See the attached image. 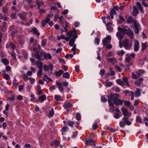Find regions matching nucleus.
<instances>
[{
	"label": "nucleus",
	"mask_w": 148,
	"mask_h": 148,
	"mask_svg": "<svg viewBox=\"0 0 148 148\" xmlns=\"http://www.w3.org/2000/svg\"><path fill=\"white\" fill-rule=\"evenodd\" d=\"M1 62L4 65H7L9 64V62L6 58H3L1 60Z\"/></svg>",
	"instance_id": "25"
},
{
	"label": "nucleus",
	"mask_w": 148,
	"mask_h": 148,
	"mask_svg": "<svg viewBox=\"0 0 148 148\" xmlns=\"http://www.w3.org/2000/svg\"><path fill=\"white\" fill-rule=\"evenodd\" d=\"M44 58L45 60L51 59L52 58V57L50 53H46L45 52Z\"/></svg>",
	"instance_id": "20"
},
{
	"label": "nucleus",
	"mask_w": 148,
	"mask_h": 148,
	"mask_svg": "<svg viewBox=\"0 0 148 148\" xmlns=\"http://www.w3.org/2000/svg\"><path fill=\"white\" fill-rule=\"evenodd\" d=\"M54 99L57 101H60L61 100V97L60 96L58 95H55L54 96Z\"/></svg>",
	"instance_id": "35"
},
{
	"label": "nucleus",
	"mask_w": 148,
	"mask_h": 148,
	"mask_svg": "<svg viewBox=\"0 0 148 148\" xmlns=\"http://www.w3.org/2000/svg\"><path fill=\"white\" fill-rule=\"evenodd\" d=\"M109 70L111 72L110 75L111 76H113L115 75V73L114 71L112 70V68L111 67L109 68Z\"/></svg>",
	"instance_id": "54"
},
{
	"label": "nucleus",
	"mask_w": 148,
	"mask_h": 148,
	"mask_svg": "<svg viewBox=\"0 0 148 148\" xmlns=\"http://www.w3.org/2000/svg\"><path fill=\"white\" fill-rule=\"evenodd\" d=\"M39 101L40 102H43L47 99V97L45 94L40 96L38 97Z\"/></svg>",
	"instance_id": "14"
},
{
	"label": "nucleus",
	"mask_w": 148,
	"mask_h": 148,
	"mask_svg": "<svg viewBox=\"0 0 148 148\" xmlns=\"http://www.w3.org/2000/svg\"><path fill=\"white\" fill-rule=\"evenodd\" d=\"M76 45L75 44H74L73 47L71 49V50L73 51V54L74 55H75L76 54Z\"/></svg>",
	"instance_id": "37"
},
{
	"label": "nucleus",
	"mask_w": 148,
	"mask_h": 148,
	"mask_svg": "<svg viewBox=\"0 0 148 148\" xmlns=\"http://www.w3.org/2000/svg\"><path fill=\"white\" fill-rule=\"evenodd\" d=\"M8 10V8L5 6H4L3 8L2 12L4 14H6Z\"/></svg>",
	"instance_id": "34"
},
{
	"label": "nucleus",
	"mask_w": 148,
	"mask_h": 148,
	"mask_svg": "<svg viewBox=\"0 0 148 148\" xmlns=\"http://www.w3.org/2000/svg\"><path fill=\"white\" fill-rule=\"evenodd\" d=\"M133 9L132 14L134 16H136L139 13V12L137 8L135 6L133 7Z\"/></svg>",
	"instance_id": "16"
},
{
	"label": "nucleus",
	"mask_w": 148,
	"mask_h": 148,
	"mask_svg": "<svg viewBox=\"0 0 148 148\" xmlns=\"http://www.w3.org/2000/svg\"><path fill=\"white\" fill-rule=\"evenodd\" d=\"M68 125L69 126H71V127H73L74 123L73 121H67Z\"/></svg>",
	"instance_id": "43"
},
{
	"label": "nucleus",
	"mask_w": 148,
	"mask_h": 148,
	"mask_svg": "<svg viewBox=\"0 0 148 148\" xmlns=\"http://www.w3.org/2000/svg\"><path fill=\"white\" fill-rule=\"evenodd\" d=\"M35 2L37 6H40L41 5H44L43 2H40L38 0H36L35 1Z\"/></svg>",
	"instance_id": "39"
},
{
	"label": "nucleus",
	"mask_w": 148,
	"mask_h": 148,
	"mask_svg": "<svg viewBox=\"0 0 148 148\" xmlns=\"http://www.w3.org/2000/svg\"><path fill=\"white\" fill-rule=\"evenodd\" d=\"M30 32H32L33 34L36 35L38 37L40 35L39 31L35 27H34L31 29Z\"/></svg>",
	"instance_id": "8"
},
{
	"label": "nucleus",
	"mask_w": 148,
	"mask_h": 148,
	"mask_svg": "<svg viewBox=\"0 0 148 148\" xmlns=\"http://www.w3.org/2000/svg\"><path fill=\"white\" fill-rule=\"evenodd\" d=\"M132 75L133 79H137V76L134 72L132 73Z\"/></svg>",
	"instance_id": "60"
},
{
	"label": "nucleus",
	"mask_w": 148,
	"mask_h": 148,
	"mask_svg": "<svg viewBox=\"0 0 148 148\" xmlns=\"http://www.w3.org/2000/svg\"><path fill=\"white\" fill-rule=\"evenodd\" d=\"M47 42V39H45L42 40L41 41V46L42 47H44L45 45V44Z\"/></svg>",
	"instance_id": "46"
},
{
	"label": "nucleus",
	"mask_w": 148,
	"mask_h": 148,
	"mask_svg": "<svg viewBox=\"0 0 148 148\" xmlns=\"http://www.w3.org/2000/svg\"><path fill=\"white\" fill-rule=\"evenodd\" d=\"M116 82L118 84L120 85H123V82L120 79H116Z\"/></svg>",
	"instance_id": "47"
},
{
	"label": "nucleus",
	"mask_w": 148,
	"mask_h": 148,
	"mask_svg": "<svg viewBox=\"0 0 148 148\" xmlns=\"http://www.w3.org/2000/svg\"><path fill=\"white\" fill-rule=\"evenodd\" d=\"M131 60V58L130 57H126L125 58V61L128 63H129Z\"/></svg>",
	"instance_id": "51"
},
{
	"label": "nucleus",
	"mask_w": 148,
	"mask_h": 148,
	"mask_svg": "<svg viewBox=\"0 0 148 148\" xmlns=\"http://www.w3.org/2000/svg\"><path fill=\"white\" fill-rule=\"evenodd\" d=\"M123 46L126 49H130L132 46V45H131V46L130 47L128 40L127 38L123 40Z\"/></svg>",
	"instance_id": "7"
},
{
	"label": "nucleus",
	"mask_w": 148,
	"mask_h": 148,
	"mask_svg": "<svg viewBox=\"0 0 148 148\" xmlns=\"http://www.w3.org/2000/svg\"><path fill=\"white\" fill-rule=\"evenodd\" d=\"M44 53L45 52L43 51L41 52L37 51L34 54V56L36 59H38L41 61L44 60L43 56L44 57Z\"/></svg>",
	"instance_id": "3"
},
{
	"label": "nucleus",
	"mask_w": 148,
	"mask_h": 148,
	"mask_svg": "<svg viewBox=\"0 0 148 148\" xmlns=\"http://www.w3.org/2000/svg\"><path fill=\"white\" fill-rule=\"evenodd\" d=\"M142 49H141V51H143L146 49L147 47V42H146L144 43H142Z\"/></svg>",
	"instance_id": "22"
},
{
	"label": "nucleus",
	"mask_w": 148,
	"mask_h": 148,
	"mask_svg": "<svg viewBox=\"0 0 148 148\" xmlns=\"http://www.w3.org/2000/svg\"><path fill=\"white\" fill-rule=\"evenodd\" d=\"M116 36L119 40L121 41L123 38V34L122 35L121 32H118L116 34Z\"/></svg>",
	"instance_id": "19"
},
{
	"label": "nucleus",
	"mask_w": 148,
	"mask_h": 148,
	"mask_svg": "<svg viewBox=\"0 0 148 148\" xmlns=\"http://www.w3.org/2000/svg\"><path fill=\"white\" fill-rule=\"evenodd\" d=\"M139 42L138 40H135L134 45V49L135 51H137L139 49Z\"/></svg>",
	"instance_id": "12"
},
{
	"label": "nucleus",
	"mask_w": 148,
	"mask_h": 148,
	"mask_svg": "<svg viewBox=\"0 0 148 148\" xmlns=\"http://www.w3.org/2000/svg\"><path fill=\"white\" fill-rule=\"evenodd\" d=\"M63 106L64 108L66 109L67 111H69V110L68 109L72 108V105L70 103L67 102L64 103V104L63 105Z\"/></svg>",
	"instance_id": "10"
},
{
	"label": "nucleus",
	"mask_w": 148,
	"mask_h": 148,
	"mask_svg": "<svg viewBox=\"0 0 148 148\" xmlns=\"http://www.w3.org/2000/svg\"><path fill=\"white\" fill-rule=\"evenodd\" d=\"M58 19L60 23L64 24V22L63 21V16H61L60 17L58 16Z\"/></svg>",
	"instance_id": "48"
},
{
	"label": "nucleus",
	"mask_w": 148,
	"mask_h": 148,
	"mask_svg": "<svg viewBox=\"0 0 148 148\" xmlns=\"http://www.w3.org/2000/svg\"><path fill=\"white\" fill-rule=\"evenodd\" d=\"M7 29V23L6 22H4L3 24L1 30L3 32H5L6 31Z\"/></svg>",
	"instance_id": "21"
},
{
	"label": "nucleus",
	"mask_w": 148,
	"mask_h": 148,
	"mask_svg": "<svg viewBox=\"0 0 148 148\" xmlns=\"http://www.w3.org/2000/svg\"><path fill=\"white\" fill-rule=\"evenodd\" d=\"M136 5L137 7H138V9L141 11V12L143 11V7H142V5L141 4V3L139 2H137L136 3Z\"/></svg>",
	"instance_id": "28"
},
{
	"label": "nucleus",
	"mask_w": 148,
	"mask_h": 148,
	"mask_svg": "<svg viewBox=\"0 0 148 148\" xmlns=\"http://www.w3.org/2000/svg\"><path fill=\"white\" fill-rule=\"evenodd\" d=\"M3 77L7 80H8L10 79V76L7 73L3 75Z\"/></svg>",
	"instance_id": "42"
},
{
	"label": "nucleus",
	"mask_w": 148,
	"mask_h": 148,
	"mask_svg": "<svg viewBox=\"0 0 148 148\" xmlns=\"http://www.w3.org/2000/svg\"><path fill=\"white\" fill-rule=\"evenodd\" d=\"M66 35L67 36H69V38L76 39L78 37L77 34V32H74L73 31L70 30L67 33Z\"/></svg>",
	"instance_id": "4"
},
{
	"label": "nucleus",
	"mask_w": 148,
	"mask_h": 148,
	"mask_svg": "<svg viewBox=\"0 0 148 148\" xmlns=\"http://www.w3.org/2000/svg\"><path fill=\"white\" fill-rule=\"evenodd\" d=\"M107 61L109 62H110L113 64L115 63V61H116V59L114 58H107Z\"/></svg>",
	"instance_id": "24"
},
{
	"label": "nucleus",
	"mask_w": 148,
	"mask_h": 148,
	"mask_svg": "<svg viewBox=\"0 0 148 148\" xmlns=\"http://www.w3.org/2000/svg\"><path fill=\"white\" fill-rule=\"evenodd\" d=\"M49 89L50 91H53L55 89V86L52 85L49 87Z\"/></svg>",
	"instance_id": "55"
},
{
	"label": "nucleus",
	"mask_w": 148,
	"mask_h": 148,
	"mask_svg": "<svg viewBox=\"0 0 148 148\" xmlns=\"http://www.w3.org/2000/svg\"><path fill=\"white\" fill-rule=\"evenodd\" d=\"M102 43L104 46H106L108 44V42L105 39L102 40Z\"/></svg>",
	"instance_id": "63"
},
{
	"label": "nucleus",
	"mask_w": 148,
	"mask_h": 148,
	"mask_svg": "<svg viewBox=\"0 0 148 148\" xmlns=\"http://www.w3.org/2000/svg\"><path fill=\"white\" fill-rule=\"evenodd\" d=\"M116 13V11L114 9H112L110 12V15H114Z\"/></svg>",
	"instance_id": "58"
},
{
	"label": "nucleus",
	"mask_w": 148,
	"mask_h": 148,
	"mask_svg": "<svg viewBox=\"0 0 148 148\" xmlns=\"http://www.w3.org/2000/svg\"><path fill=\"white\" fill-rule=\"evenodd\" d=\"M128 118L124 116L123 117L122 120L127 125H131L132 123L128 120Z\"/></svg>",
	"instance_id": "13"
},
{
	"label": "nucleus",
	"mask_w": 148,
	"mask_h": 148,
	"mask_svg": "<svg viewBox=\"0 0 148 148\" xmlns=\"http://www.w3.org/2000/svg\"><path fill=\"white\" fill-rule=\"evenodd\" d=\"M136 121L137 123H142V120L140 117L137 116L136 117Z\"/></svg>",
	"instance_id": "30"
},
{
	"label": "nucleus",
	"mask_w": 148,
	"mask_h": 148,
	"mask_svg": "<svg viewBox=\"0 0 148 148\" xmlns=\"http://www.w3.org/2000/svg\"><path fill=\"white\" fill-rule=\"evenodd\" d=\"M105 70L104 69L101 70L100 71L99 74L101 76H103L105 75Z\"/></svg>",
	"instance_id": "57"
},
{
	"label": "nucleus",
	"mask_w": 148,
	"mask_h": 148,
	"mask_svg": "<svg viewBox=\"0 0 148 148\" xmlns=\"http://www.w3.org/2000/svg\"><path fill=\"white\" fill-rule=\"evenodd\" d=\"M63 73L64 71L62 70H60L58 71H56L55 73V74L56 77H59Z\"/></svg>",
	"instance_id": "17"
},
{
	"label": "nucleus",
	"mask_w": 148,
	"mask_h": 148,
	"mask_svg": "<svg viewBox=\"0 0 148 148\" xmlns=\"http://www.w3.org/2000/svg\"><path fill=\"white\" fill-rule=\"evenodd\" d=\"M125 53V52L123 50H121V51H116V54L119 55L123 56Z\"/></svg>",
	"instance_id": "32"
},
{
	"label": "nucleus",
	"mask_w": 148,
	"mask_h": 148,
	"mask_svg": "<svg viewBox=\"0 0 148 148\" xmlns=\"http://www.w3.org/2000/svg\"><path fill=\"white\" fill-rule=\"evenodd\" d=\"M136 21L133 20L131 16L128 17V19L127 20V23L130 24L133 22H135Z\"/></svg>",
	"instance_id": "26"
},
{
	"label": "nucleus",
	"mask_w": 148,
	"mask_h": 148,
	"mask_svg": "<svg viewBox=\"0 0 148 148\" xmlns=\"http://www.w3.org/2000/svg\"><path fill=\"white\" fill-rule=\"evenodd\" d=\"M112 95H113L114 99L113 103L117 106H122L123 104V100L119 99V95L118 94L114 93L111 92Z\"/></svg>",
	"instance_id": "1"
},
{
	"label": "nucleus",
	"mask_w": 148,
	"mask_h": 148,
	"mask_svg": "<svg viewBox=\"0 0 148 148\" xmlns=\"http://www.w3.org/2000/svg\"><path fill=\"white\" fill-rule=\"evenodd\" d=\"M36 64L37 65L39 69H42L43 67V63L41 61L38 62H36Z\"/></svg>",
	"instance_id": "27"
},
{
	"label": "nucleus",
	"mask_w": 148,
	"mask_h": 148,
	"mask_svg": "<svg viewBox=\"0 0 148 148\" xmlns=\"http://www.w3.org/2000/svg\"><path fill=\"white\" fill-rule=\"evenodd\" d=\"M106 96L108 98V101L109 106L110 107L114 108V105L113 103L114 99L113 98V95H112L111 92L109 95H107Z\"/></svg>",
	"instance_id": "5"
},
{
	"label": "nucleus",
	"mask_w": 148,
	"mask_h": 148,
	"mask_svg": "<svg viewBox=\"0 0 148 148\" xmlns=\"http://www.w3.org/2000/svg\"><path fill=\"white\" fill-rule=\"evenodd\" d=\"M20 18L22 20H24L25 19V18L24 17V16L22 14H18Z\"/></svg>",
	"instance_id": "53"
},
{
	"label": "nucleus",
	"mask_w": 148,
	"mask_h": 148,
	"mask_svg": "<svg viewBox=\"0 0 148 148\" xmlns=\"http://www.w3.org/2000/svg\"><path fill=\"white\" fill-rule=\"evenodd\" d=\"M139 25H138L136 21H135L134 23V25L133 27V29L135 33L136 34H138L139 33Z\"/></svg>",
	"instance_id": "11"
},
{
	"label": "nucleus",
	"mask_w": 148,
	"mask_h": 148,
	"mask_svg": "<svg viewBox=\"0 0 148 148\" xmlns=\"http://www.w3.org/2000/svg\"><path fill=\"white\" fill-rule=\"evenodd\" d=\"M69 128L67 126H65L62 128L61 130V131L62 132H65L67 130H69Z\"/></svg>",
	"instance_id": "50"
},
{
	"label": "nucleus",
	"mask_w": 148,
	"mask_h": 148,
	"mask_svg": "<svg viewBox=\"0 0 148 148\" xmlns=\"http://www.w3.org/2000/svg\"><path fill=\"white\" fill-rule=\"evenodd\" d=\"M6 47L7 48L10 47L11 49L13 51H14L16 47V46L12 42H11L7 44L6 45Z\"/></svg>",
	"instance_id": "9"
},
{
	"label": "nucleus",
	"mask_w": 148,
	"mask_h": 148,
	"mask_svg": "<svg viewBox=\"0 0 148 148\" xmlns=\"http://www.w3.org/2000/svg\"><path fill=\"white\" fill-rule=\"evenodd\" d=\"M100 40L98 38H95V43H96L97 45L99 43Z\"/></svg>",
	"instance_id": "61"
},
{
	"label": "nucleus",
	"mask_w": 148,
	"mask_h": 148,
	"mask_svg": "<svg viewBox=\"0 0 148 148\" xmlns=\"http://www.w3.org/2000/svg\"><path fill=\"white\" fill-rule=\"evenodd\" d=\"M63 78L66 79H69L70 78V75L68 72H66L64 73H63Z\"/></svg>",
	"instance_id": "29"
},
{
	"label": "nucleus",
	"mask_w": 148,
	"mask_h": 148,
	"mask_svg": "<svg viewBox=\"0 0 148 148\" xmlns=\"http://www.w3.org/2000/svg\"><path fill=\"white\" fill-rule=\"evenodd\" d=\"M69 12V10L67 9H65L64 10V11L62 12V14L63 15H66Z\"/></svg>",
	"instance_id": "59"
},
{
	"label": "nucleus",
	"mask_w": 148,
	"mask_h": 148,
	"mask_svg": "<svg viewBox=\"0 0 148 148\" xmlns=\"http://www.w3.org/2000/svg\"><path fill=\"white\" fill-rule=\"evenodd\" d=\"M86 144L87 145L89 144L90 145H93L95 146L96 144L93 140L92 139H88L86 140Z\"/></svg>",
	"instance_id": "15"
},
{
	"label": "nucleus",
	"mask_w": 148,
	"mask_h": 148,
	"mask_svg": "<svg viewBox=\"0 0 148 148\" xmlns=\"http://www.w3.org/2000/svg\"><path fill=\"white\" fill-rule=\"evenodd\" d=\"M101 101L103 103L106 102L107 101V99L105 97V96H102L101 97Z\"/></svg>",
	"instance_id": "41"
},
{
	"label": "nucleus",
	"mask_w": 148,
	"mask_h": 148,
	"mask_svg": "<svg viewBox=\"0 0 148 148\" xmlns=\"http://www.w3.org/2000/svg\"><path fill=\"white\" fill-rule=\"evenodd\" d=\"M123 32L125 34H126L130 37L131 39H133L134 38V34L133 32L127 25L123 27Z\"/></svg>",
	"instance_id": "2"
},
{
	"label": "nucleus",
	"mask_w": 148,
	"mask_h": 148,
	"mask_svg": "<svg viewBox=\"0 0 148 148\" xmlns=\"http://www.w3.org/2000/svg\"><path fill=\"white\" fill-rule=\"evenodd\" d=\"M75 118L78 121L81 119V115L78 112L76 114Z\"/></svg>",
	"instance_id": "38"
},
{
	"label": "nucleus",
	"mask_w": 148,
	"mask_h": 148,
	"mask_svg": "<svg viewBox=\"0 0 148 148\" xmlns=\"http://www.w3.org/2000/svg\"><path fill=\"white\" fill-rule=\"evenodd\" d=\"M141 95V89L139 88H137L135 92V97H139Z\"/></svg>",
	"instance_id": "18"
},
{
	"label": "nucleus",
	"mask_w": 148,
	"mask_h": 148,
	"mask_svg": "<svg viewBox=\"0 0 148 148\" xmlns=\"http://www.w3.org/2000/svg\"><path fill=\"white\" fill-rule=\"evenodd\" d=\"M54 110L53 108H52V109L50 111L49 114V117L50 118L52 117L54 115Z\"/></svg>",
	"instance_id": "33"
},
{
	"label": "nucleus",
	"mask_w": 148,
	"mask_h": 148,
	"mask_svg": "<svg viewBox=\"0 0 148 148\" xmlns=\"http://www.w3.org/2000/svg\"><path fill=\"white\" fill-rule=\"evenodd\" d=\"M114 117L116 119H118L119 118V114L118 113H115L114 116Z\"/></svg>",
	"instance_id": "62"
},
{
	"label": "nucleus",
	"mask_w": 148,
	"mask_h": 148,
	"mask_svg": "<svg viewBox=\"0 0 148 148\" xmlns=\"http://www.w3.org/2000/svg\"><path fill=\"white\" fill-rule=\"evenodd\" d=\"M15 99V95H14L12 97H8L7 98V100H9L10 101H11L13 100H14Z\"/></svg>",
	"instance_id": "45"
},
{
	"label": "nucleus",
	"mask_w": 148,
	"mask_h": 148,
	"mask_svg": "<svg viewBox=\"0 0 148 148\" xmlns=\"http://www.w3.org/2000/svg\"><path fill=\"white\" fill-rule=\"evenodd\" d=\"M14 26L13 25H12L10 26L8 29V32H10L11 31L14 29Z\"/></svg>",
	"instance_id": "56"
},
{
	"label": "nucleus",
	"mask_w": 148,
	"mask_h": 148,
	"mask_svg": "<svg viewBox=\"0 0 148 148\" xmlns=\"http://www.w3.org/2000/svg\"><path fill=\"white\" fill-rule=\"evenodd\" d=\"M76 39L74 38L71 39L69 42V45L70 46L72 47L73 46V44L75 42Z\"/></svg>",
	"instance_id": "31"
},
{
	"label": "nucleus",
	"mask_w": 148,
	"mask_h": 148,
	"mask_svg": "<svg viewBox=\"0 0 148 148\" xmlns=\"http://www.w3.org/2000/svg\"><path fill=\"white\" fill-rule=\"evenodd\" d=\"M43 69L45 71H47L49 70L52 71L53 70V65L51 63L49 64V66L46 64H44L43 65Z\"/></svg>",
	"instance_id": "6"
},
{
	"label": "nucleus",
	"mask_w": 148,
	"mask_h": 148,
	"mask_svg": "<svg viewBox=\"0 0 148 148\" xmlns=\"http://www.w3.org/2000/svg\"><path fill=\"white\" fill-rule=\"evenodd\" d=\"M42 69H39L37 75L38 77H41V76L42 75Z\"/></svg>",
	"instance_id": "44"
},
{
	"label": "nucleus",
	"mask_w": 148,
	"mask_h": 148,
	"mask_svg": "<svg viewBox=\"0 0 148 148\" xmlns=\"http://www.w3.org/2000/svg\"><path fill=\"white\" fill-rule=\"evenodd\" d=\"M16 15V13H12L10 16V18L12 19H16L17 18Z\"/></svg>",
	"instance_id": "36"
},
{
	"label": "nucleus",
	"mask_w": 148,
	"mask_h": 148,
	"mask_svg": "<svg viewBox=\"0 0 148 148\" xmlns=\"http://www.w3.org/2000/svg\"><path fill=\"white\" fill-rule=\"evenodd\" d=\"M92 127L94 130H96L98 127V126L97 124H94L92 125Z\"/></svg>",
	"instance_id": "64"
},
{
	"label": "nucleus",
	"mask_w": 148,
	"mask_h": 148,
	"mask_svg": "<svg viewBox=\"0 0 148 148\" xmlns=\"http://www.w3.org/2000/svg\"><path fill=\"white\" fill-rule=\"evenodd\" d=\"M125 123L123 121H120L119 122V125L120 127H124L125 126Z\"/></svg>",
	"instance_id": "52"
},
{
	"label": "nucleus",
	"mask_w": 148,
	"mask_h": 148,
	"mask_svg": "<svg viewBox=\"0 0 148 148\" xmlns=\"http://www.w3.org/2000/svg\"><path fill=\"white\" fill-rule=\"evenodd\" d=\"M123 115L124 116H127L128 115V112L127 109L125 108H124L121 110Z\"/></svg>",
	"instance_id": "23"
},
{
	"label": "nucleus",
	"mask_w": 148,
	"mask_h": 148,
	"mask_svg": "<svg viewBox=\"0 0 148 148\" xmlns=\"http://www.w3.org/2000/svg\"><path fill=\"white\" fill-rule=\"evenodd\" d=\"M123 102H124V104L127 107L129 106L130 105V103L129 101L123 100Z\"/></svg>",
	"instance_id": "40"
},
{
	"label": "nucleus",
	"mask_w": 148,
	"mask_h": 148,
	"mask_svg": "<svg viewBox=\"0 0 148 148\" xmlns=\"http://www.w3.org/2000/svg\"><path fill=\"white\" fill-rule=\"evenodd\" d=\"M23 79L25 81H27L28 79V77L27 75L25 74H23Z\"/></svg>",
	"instance_id": "49"
}]
</instances>
